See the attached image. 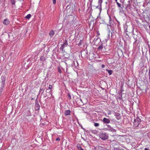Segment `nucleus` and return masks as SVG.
I'll use <instances>...</instances> for the list:
<instances>
[{
  "label": "nucleus",
  "mask_w": 150,
  "mask_h": 150,
  "mask_svg": "<svg viewBox=\"0 0 150 150\" xmlns=\"http://www.w3.org/2000/svg\"><path fill=\"white\" fill-rule=\"evenodd\" d=\"M11 1L12 4H15V1L14 0H11Z\"/></svg>",
  "instance_id": "obj_19"
},
{
  "label": "nucleus",
  "mask_w": 150,
  "mask_h": 150,
  "mask_svg": "<svg viewBox=\"0 0 150 150\" xmlns=\"http://www.w3.org/2000/svg\"><path fill=\"white\" fill-rule=\"evenodd\" d=\"M100 137L103 140H105L107 139L108 136L105 133H100L99 134Z\"/></svg>",
  "instance_id": "obj_2"
},
{
  "label": "nucleus",
  "mask_w": 150,
  "mask_h": 150,
  "mask_svg": "<svg viewBox=\"0 0 150 150\" xmlns=\"http://www.w3.org/2000/svg\"><path fill=\"white\" fill-rule=\"evenodd\" d=\"M140 122V119L139 118H137L134 120L133 122V126L134 127H137Z\"/></svg>",
  "instance_id": "obj_1"
},
{
  "label": "nucleus",
  "mask_w": 150,
  "mask_h": 150,
  "mask_svg": "<svg viewBox=\"0 0 150 150\" xmlns=\"http://www.w3.org/2000/svg\"><path fill=\"white\" fill-rule=\"evenodd\" d=\"M98 5L96 7V8H98L99 10V11L100 13L101 12V4L102 3H101L100 4L99 3H98Z\"/></svg>",
  "instance_id": "obj_5"
},
{
  "label": "nucleus",
  "mask_w": 150,
  "mask_h": 150,
  "mask_svg": "<svg viewBox=\"0 0 150 150\" xmlns=\"http://www.w3.org/2000/svg\"><path fill=\"white\" fill-rule=\"evenodd\" d=\"M98 150H104V149L103 147L100 146L99 147Z\"/></svg>",
  "instance_id": "obj_16"
},
{
  "label": "nucleus",
  "mask_w": 150,
  "mask_h": 150,
  "mask_svg": "<svg viewBox=\"0 0 150 150\" xmlns=\"http://www.w3.org/2000/svg\"><path fill=\"white\" fill-rule=\"evenodd\" d=\"M107 130H108L110 131L111 132H115L116 131V130L115 129H114L112 128H111V127H110V128H109V129H108Z\"/></svg>",
  "instance_id": "obj_9"
},
{
  "label": "nucleus",
  "mask_w": 150,
  "mask_h": 150,
  "mask_svg": "<svg viewBox=\"0 0 150 150\" xmlns=\"http://www.w3.org/2000/svg\"><path fill=\"white\" fill-rule=\"evenodd\" d=\"M40 108V105L38 104H35V109L36 110H38Z\"/></svg>",
  "instance_id": "obj_8"
},
{
  "label": "nucleus",
  "mask_w": 150,
  "mask_h": 150,
  "mask_svg": "<svg viewBox=\"0 0 150 150\" xmlns=\"http://www.w3.org/2000/svg\"><path fill=\"white\" fill-rule=\"evenodd\" d=\"M49 93H50V94H51V96H52V92L51 91H50Z\"/></svg>",
  "instance_id": "obj_27"
},
{
  "label": "nucleus",
  "mask_w": 150,
  "mask_h": 150,
  "mask_svg": "<svg viewBox=\"0 0 150 150\" xmlns=\"http://www.w3.org/2000/svg\"><path fill=\"white\" fill-rule=\"evenodd\" d=\"M31 16V15L30 14H28V15H27L25 17V18L27 19H29L30 18V17Z\"/></svg>",
  "instance_id": "obj_13"
},
{
  "label": "nucleus",
  "mask_w": 150,
  "mask_h": 150,
  "mask_svg": "<svg viewBox=\"0 0 150 150\" xmlns=\"http://www.w3.org/2000/svg\"><path fill=\"white\" fill-rule=\"evenodd\" d=\"M52 86L51 85H50L49 86L48 88L50 89H51L52 88Z\"/></svg>",
  "instance_id": "obj_22"
},
{
  "label": "nucleus",
  "mask_w": 150,
  "mask_h": 150,
  "mask_svg": "<svg viewBox=\"0 0 150 150\" xmlns=\"http://www.w3.org/2000/svg\"><path fill=\"white\" fill-rule=\"evenodd\" d=\"M58 70L59 73H61V70L59 68H58Z\"/></svg>",
  "instance_id": "obj_23"
},
{
  "label": "nucleus",
  "mask_w": 150,
  "mask_h": 150,
  "mask_svg": "<svg viewBox=\"0 0 150 150\" xmlns=\"http://www.w3.org/2000/svg\"><path fill=\"white\" fill-rule=\"evenodd\" d=\"M117 0H115V1H116V3H117Z\"/></svg>",
  "instance_id": "obj_30"
},
{
  "label": "nucleus",
  "mask_w": 150,
  "mask_h": 150,
  "mask_svg": "<svg viewBox=\"0 0 150 150\" xmlns=\"http://www.w3.org/2000/svg\"><path fill=\"white\" fill-rule=\"evenodd\" d=\"M105 65H104V64H102V65H101V67H102V68H104V67H105Z\"/></svg>",
  "instance_id": "obj_26"
},
{
  "label": "nucleus",
  "mask_w": 150,
  "mask_h": 150,
  "mask_svg": "<svg viewBox=\"0 0 150 150\" xmlns=\"http://www.w3.org/2000/svg\"><path fill=\"white\" fill-rule=\"evenodd\" d=\"M54 31L52 30H51L50 32L49 33V34L50 36V37H52L54 35Z\"/></svg>",
  "instance_id": "obj_7"
},
{
  "label": "nucleus",
  "mask_w": 150,
  "mask_h": 150,
  "mask_svg": "<svg viewBox=\"0 0 150 150\" xmlns=\"http://www.w3.org/2000/svg\"><path fill=\"white\" fill-rule=\"evenodd\" d=\"M103 2V0H98V3H99L100 4L101 3H102Z\"/></svg>",
  "instance_id": "obj_18"
},
{
  "label": "nucleus",
  "mask_w": 150,
  "mask_h": 150,
  "mask_svg": "<svg viewBox=\"0 0 150 150\" xmlns=\"http://www.w3.org/2000/svg\"><path fill=\"white\" fill-rule=\"evenodd\" d=\"M67 95H68V97L69 98V99H71V96L70 94L69 93H68Z\"/></svg>",
  "instance_id": "obj_21"
},
{
  "label": "nucleus",
  "mask_w": 150,
  "mask_h": 150,
  "mask_svg": "<svg viewBox=\"0 0 150 150\" xmlns=\"http://www.w3.org/2000/svg\"><path fill=\"white\" fill-rule=\"evenodd\" d=\"M70 111L69 110L65 111L64 114L65 115H70Z\"/></svg>",
  "instance_id": "obj_6"
},
{
  "label": "nucleus",
  "mask_w": 150,
  "mask_h": 150,
  "mask_svg": "<svg viewBox=\"0 0 150 150\" xmlns=\"http://www.w3.org/2000/svg\"><path fill=\"white\" fill-rule=\"evenodd\" d=\"M117 4L119 7H121V4H120L118 2H117Z\"/></svg>",
  "instance_id": "obj_20"
},
{
  "label": "nucleus",
  "mask_w": 150,
  "mask_h": 150,
  "mask_svg": "<svg viewBox=\"0 0 150 150\" xmlns=\"http://www.w3.org/2000/svg\"><path fill=\"white\" fill-rule=\"evenodd\" d=\"M60 140V139L59 138H57L56 139V140L57 141H59Z\"/></svg>",
  "instance_id": "obj_25"
},
{
  "label": "nucleus",
  "mask_w": 150,
  "mask_h": 150,
  "mask_svg": "<svg viewBox=\"0 0 150 150\" xmlns=\"http://www.w3.org/2000/svg\"><path fill=\"white\" fill-rule=\"evenodd\" d=\"M94 125L95 127H98L99 125V124L98 123H95L94 124Z\"/></svg>",
  "instance_id": "obj_15"
},
{
  "label": "nucleus",
  "mask_w": 150,
  "mask_h": 150,
  "mask_svg": "<svg viewBox=\"0 0 150 150\" xmlns=\"http://www.w3.org/2000/svg\"><path fill=\"white\" fill-rule=\"evenodd\" d=\"M68 43L67 41H65L63 45V47H66Z\"/></svg>",
  "instance_id": "obj_10"
},
{
  "label": "nucleus",
  "mask_w": 150,
  "mask_h": 150,
  "mask_svg": "<svg viewBox=\"0 0 150 150\" xmlns=\"http://www.w3.org/2000/svg\"><path fill=\"white\" fill-rule=\"evenodd\" d=\"M144 150H149L147 148H145L144 149Z\"/></svg>",
  "instance_id": "obj_28"
},
{
  "label": "nucleus",
  "mask_w": 150,
  "mask_h": 150,
  "mask_svg": "<svg viewBox=\"0 0 150 150\" xmlns=\"http://www.w3.org/2000/svg\"><path fill=\"white\" fill-rule=\"evenodd\" d=\"M40 59L41 61H44L45 60V58L44 56H42L41 57Z\"/></svg>",
  "instance_id": "obj_14"
},
{
  "label": "nucleus",
  "mask_w": 150,
  "mask_h": 150,
  "mask_svg": "<svg viewBox=\"0 0 150 150\" xmlns=\"http://www.w3.org/2000/svg\"><path fill=\"white\" fill-rule=\"evenodd\" d=\"M53 1V4H55L56 3V0H52Z\"/></svg>",
  "instance_id": "obj_24"
},
{
  "label": "nucleus",
  "mask_w": 150,
  "mask_h": 150,
  "mask_svg": "<svg viewBox=\"0 0 150 150\" xmlns=\"http://www.w3.org/2000/svg\"><path fill=\"white\" fill-rule=\"evenodd\" d=\"M77 147L79 150H83L79 145H77Z\"/></svg>",
  "instance_id": "obj_12"
},
{
  "label": "nucleus",
  "mask_w": 150,
  "mask_h": 150,
  "mask_svg": "<svg viewBox=\"0 0 150 150\" xmlns=\"http://www.w3.org/2000/svg\"><path fill=\"white\" fill-rule=\"evenodd\" d=\"M103 48V46L102 45L98 47V49L99 50H101Z\"/></svg>",
  "instance_id": "obj_17"
},
{
  "label": "nucleus",
  "mask_w": 150,
  "mask_h": 150,
  "mask_svg": "<svg viewBox=\"0 0 150 150\" xmlns=\"http://www.w3.org/2000/svg\"><path fill=\"white\" fill-rule=\"evenodd\" d=\"M103 122L106 123H109L110 122V120L106 118H104L103 120Z\"/></svg>",
  "instance_id": "obj_4"
},
{
  "label": "nucleus",
  "mask_w": 150,
  "mask_h": 150,
  "mask_svg": "<svg viewBox=\"0 0 150 150\" xmlns=\"http://www.w3.org/2000/svg\"><path fill=\"white\" fill-rule=\"evenodd\" d=\"M106 71H108L109 73V75H110L112 74V70H109L108 69H106Z\"/></svg>",
  "instance_id": "obj_11"
},
{
  "label": "nucleus",
  "mask_w": 150,
  "mask_h": 150,
  "mask_svg": "<svg viewBox=\"0 0 150 150\" xmlns=\"http://www.w3.org/2000/svg\"><path fill=\"white\" fill-rule=\"evenodd\" d=\"M41 90H42L43 91H44V89H43V88L42 89H41L40 91H41Z\"/></svg>",
  "instance_id": "obj_29"
},
{
  "label": "nucleus",
  "mask_w": 150,
  "mask_h": 150,
  "mask_svg": "<svg viewBox=\"0 0 150 150\" xmlns=\"http://www.w3.org/2000/svg\"><path fill=\"white\" fill-rule=\"evenodd\" d=\"M10 23V21L8 20L6 18L3 21V24L5 25H8Z\"/></svg>",
  "instance_id": "obj_3"
},
{
  "label": "nucleus",
  "mask_w": 150,
  "mask_h": 150,
  "mask_svg": "<svg viewBox=\"0 0 150 150\" xmlns=\"http://www.w3.org/2000/svg\"><path fill=\"white\" fill-rule=\"evenodd\" d=\"M48 89H47V91H48Z\"/></svg>",
  "instance_id": "obj_31"
}]
</instances>
